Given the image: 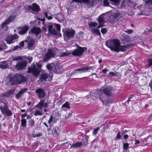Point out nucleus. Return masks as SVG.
Returning <instances> with one entry per match:
<instances>
[{
    "mask_svg": "<svg viewBox=\"0 0 152 152\" xmlns=\"http://www.w3.org/2000/svg\"><path fill=\"white\" fill-rule=\"evenodd\" d=\"M100 128L99 127H98L96 129H94L93 131V134H96L98 131L99 130Z\"/></svg>",
    "mask_w": 152,
    "mask_h": 152,
    "instance_id": "41",
    "label": "nucleus"
},
{
    "mask_svg": "<svg viewBox=\"0 0 152 152\" xmlns=\"http://www.w3.org/2000/svg\"><path fill=\"white\" fill-rule=\"evenodd\" d=\"M107 31V30L105 28H102L101 30V32L103 34H104Z\"/></svg>",
    "mask_w": 152,
    "mask_h": 152,
    "instance_id": "47",
    "label": "nucleus"
},
{
    "mask_svg": "<svg viewBox=\"0 0 152 152\" xmlns=\"http://www.w3.org/2000/svg\"><path fill=\"white\" fill-rule=\"evenodd\" d=\"M27 115L26 113H24L23 114H22L21 115V117L22 119H23V118L24 117H25Z\"/></svg>",
    "mask_w": 152,
    "mask_h": 152,
    "instance_id": "57",
    "label": "nucleus"
},
{
    "mask_svg": "<svg viewBox=\"0 0 152 152\" xmlns=\"http://www.w3.org/2000/svg\"><path fill=\"white\" fill-rule=\"evenodd\" d=\"M149 86L151 88V90L152 91V81H151L150 82L149 84Z\"/></svg>",
    "mask_w": 152,
    "mask_h": 152,
    "instance_id": "56",
    "label": "nucleus"
},
{
    "mask_svg": "<svg viewBox=\"0 0 152 152\" xmlns=\"http://www.w3.org/2000/svg\"><path fill=\"white\" fill-rule=\"evenodd\" d=\"M45 100H41V101L35 107H37L39 110H37L35 111L34 114L36 116L37 115H42L43 107L45 108L48 106V104L47 102H45Z\"/></svg>",
    "mask_w": 152,
    "mask_h": 152,
    "instance_id": "4",
    "label": "nucleus"
},
{
    "mask_svg": "<svg viewBox=\"0 0 152 152\" xmlns=\"http://www.w3.org/2000/svg\"><path fill=\"white\" fill-rule=\"evenodd\" d=\"M55 53L54 50L52 49H49L44 56L43 61L47 62L52 57L55 56Z\"/></svg>",
    "mask_w": 152,
    "mask_h": 152,
    "instance_id": "11",
    "label": "nucleus"
},
{
    "mask_svg": "<svg viewBox=\"0 0 152 152\" xmlns=\"http://www.w3.org/2000/svg\"><path fill=\"white\" fill-rule=\"evenodd\" d=\"M20 110L22 112H24L25 111V110L22 109H21Z\"/></svg>",
    "mask_w": 152,
    "mask_h": 152,
    "instance_id": "63",
    "label": "nucleus"
},
{
    "mask_svg": "<svg viewBox=\"0 0 152 152\" xmlns=\"http://www.w3.org/2000/svg\"><path fill=\"white\" fill-rule=\"evenodd\" d=\"M129 137V136L127 134H125L124 136V137L125 139H127Z\"/></svg>",
    "mask_w": 152,
    "mask_h": 152,
    "instance_id": "59",
    "label": "nucleus"
},
{
    "mask_svg": "<svg viewBox=\"0 0 152 152\" xmlns=\"http://www.w3.org/2000/svg\"><path fill=\"white\" fill-rule=\"evenodd\" d=\"M55 18L61 22L64 20V17L63 14H58L56 16Z\"/></svg>",
    "mask_w": 152,
    "mask_h": 152,
    "instance_id": "24",
    "label": "nucleus"
},
{
    "mask_svg": "<svg viewBox=\"0 0 152 152\" xmlns=\"http://www.w3.org/2000/svg\"><path fill=\"white\" fill-rule=\"evenodd\" d=\"M133 96L132 95H130L129 96V98H128V100H127V101L128 103L129 102V101H130V100L131 99H132V98Z\"/></svg>",
    "mask_w": 152,
    "mask_h": 152,
    "instance_id": "51",
    "label": "nucleus"
},
{
    "mask_svg": "<svg viewBox=\"0 0 152 152\" xmlns=\"http://www.w3.org/2000/svg\"><path fill=\"white\" fill-rule=\"evenodd\" d=\"M146 4L152 5V0H143Z\"/></svg>",
    "mask_w": 152,
    "mask_h": 152,
    "instance_id": "42",
    "label": "nucleus"
},
{
    "mask_svg": "<svg viewBox=\"0 0 152 152\" xmlns=\"http://www.w3.org/2000/svg\"><path fill=\"white\" fill-rule=\"evenodd\" d=\"M25 79L24 77L20 74H16L15 76L11 78L10 80L11 85L21 83L24 82Z\"/></svg>",
    "mask_w": 152,
    "mask_h": 152,
    "instance_id": "5",
    "label": "nucleus"
},
{
    "mask_svg": "<svg viewBox=\"0 0 152 152\" xmlns=\"http://www.w3.org/2000/svg\"><path fill=\"white\" fill-rule=\"evenodd\" d=\"M35 21H31L30 22V24L31 25V26H33V25H32L33 24H34L35 22Z\"/></svg>",
    "mask_w": 152,
    "mask_h": 152,
    "instance_id": "60",
    "label": "nucleus"
},
{
    "mask_svg": "<svg viewBox=\"0 0 152 152\" xmlns=\"http://www.w3.org/2000/svg\"><path fill=\"white\" fill-rule=\"evenodd\" d=\"M71 4L72 3L74 2L76 3H83L87 4L89 6H93L96 2V0H72L70 1Z\"/></svg>",
    "mask_w": 152,
    "mask_h": 152,
    "instance_id": "10",
    "label": "nucleus"
},
{
    "mask_svg": "<svg viewBox=\"0 0 152 152\" xmlns=\"http://www.w3.org/2000/svg\"><path fill=\"white\" fill-rule=\"evenodd\" d=\"M106 17L104 14H102L99 16L98 19L99 25L97 27V28H100L104 26Z\"/></svg>",
    "mask_w": 152,
    "mask_h": 152,
    "instance_id": "15",
    "label": "nucleus"
},
{
    "mask_svg": "<svg viewBox=\"0 0 152 152\" xmlns=\"http://www.w3.org/2000/svg\"><path fill=\"white\" fill-rule=\"evenodd\" d=\"M38 97L40 99L44 98L45 96V91L41 88H38L35 91Z\"/></svg>",
    "mask_w": 152,
    "mask_h": 152,
    "instance_id": "17",
    "label": "nucleus"
},
{
    "mask_svg": "<svg viewBox=\"0 0 152 152\" xmlns=\"http://www.w3.org/2000/svg\"><path fill=\"white\" fill-rule=\"evenodd\" d=\"M132 46V45L129 44L126 45L121 46L120 44L119 46L117 48V50H116V52H118L120 51L124 52L129 48Z\"/></svg>",
    "mask_w": 152,
    "mask_h": 152,
    "instance_id": "20",
    "label": "nucleus"
},
{
    "mask_svg": "<svg viewBox=\"0 0 152 152\" xmlns=\"http://www.w3.org/2000/svg\"><path fill=\"white\" fill-rule=\"evenodd\" d=\"M18 38V35L15 34L14 35L7 37L5 38V41L7 44H10L14 43Z\"/></svg>",
    "mask_w": 152,
    "mask_h": 152,
    "instance_id": "13",
    "label": "nucleus"
},
{
    "mask_svg": "<svg viewBox=\"0 0 152 152\" xmlns=\"http://www.w3.org/2000/svg\"><path fill=\"white\" fill-rule=\"evenodd\" d=\"M47 68L49 70H51L53 71H57V66L55 65L53 63L48 64L46 66Z\"/></svg>",
    "mask_w": 152,
    "mask_h": 152,
    "instance_id": "23",
    "label": "nucleus"
},
{
    "mask_svg": "<svg viewBox=\"0 0 152 152\" xmlns=\"http://www.w3.org/2000/svg\"><path fill=\"white\" fill-rule=\"evenodd\" d=\"M75 31L72 29H67L64 34V39L67 42L68 39H70L73 37L75 33Z\"/></svg>",
    "mask_w": 152,
    "mask_h": 152,
    "instance_id": "8",
    "label": "nucleus"
},
{
    "mask_svg": "<svg viewBox=\"0 0 152 152\" xmlns=\"http://www.w3.org/2000/svg\"><path fill=\"white\" fill-rule=\"evenodd\" d=\"M140 15H147L144 12L142 11H141L140 13Z\"/></svg>",
    "mask_w": 152,
    "mask_h": 152,
    "instance_id": "58",
    "label": "nucleus"
},
{
    "mask_svg": "<svg viewBox=\"0 0 152 152\" xmlns=\"http://www.w3.org/2000/svg\"><path fill=\"white\" fill-rule=\"evenodd\" d=\"M26 60H28V62L30 63L32 59V58L31 57H26Z\"/></svg>",
    "mask_w": 152,
    "mask_h": 152,
    "instance_id": "46",
    "label": "nucleus"
},
{
    "mask_svg": "<svg viewBox=\"0 0 152 152\" xmlns=\"http://www.w3.org/2000/svg\"><path fill=\"white\" fill-rule=\"evenodd\" d=\"M124 31L127 33L128 34H130L132 33L133 32V31L132 29L127 30H126Z\"/></svg>",
    "mask_w": 152,
    "mask_h": 152,
    "instance_id": "44",
    "label": "nucleus"
},
{
    "mask_svg": "<svg viewBox=\"0 0 152 152\" xmlns=\"http://www.w3.org/2000/svg\"><path fill=\"white\" fill-rule=\"evenodd\" d=\"M135 142L134 143V144L135 145L139 144L140 143V142L138 140H135Z\"/></svg>",
    "mask_w": 152,
    "mask_h": 152,
    "instance_id": "53",
    "label": "nucleus"
},
{
    "mask_svg": "<svg viewBox=\"0 0 152 152\" xmlns=\"http://www.w3.org/2000/svg\"><path fill=\"white\" fill-rule=\"evenodd\" d=\"M86 50L87 48L86 47H81L78 45L77 49L75 50L71 53L73 55L78 56L82 55L83 52Z\"/></svg>",
    "mask_w": 152,
    "mask_h": 152,
    "instance_id": "9",
    "label": "nucleus"
},
{
    "mask_svg": "<svg viewBox=\"0 0 152 152\" xmlns=\"http://www.w3.org/2000/svg\"><path fill=\"white\" fill-rule=\"evenodd\" d=\"M70 106L69 102H66L64 104L62 107V109L64 111H66V109H69Z\"/></svg>",
    "mask_w": 152,
    "mask_h": 152,
    "instance_id": "28",
    "label": "nucleus"
},
{
    "mask_svg": "<svg viewBox=\"0 0 152 152\" xmlns=\"http://www.w3.org/2000/svg\"><path fill=\"white\" fill-rule=\"evenodd\" d=\"M28 43V48L29 49H31L32 48L34 44V40L32 39H31L30 40H29Z\"/></svg>",
    "mask_w": 152,
    "mask_h": 152,
    "instance_id": "30",
    "label": "nucleus"
},
{
    "mask_svg": "<svg viewBox=\"0 0 152 152\" xmlns=\"http://www.w3.org/2000/svg\"><path fill=\"white\" fill-rule=\"evenodd\" d=\"M66 144L67 145L66 146V147H68L69 146V144L68 143V142L63 143L62 144V145H66Z\"/></svg>",
    "mask_w": 152,
    "mask_h": 152,
    "instance_id": "61",
    "label": "nucleus"
},
{
    "mask_svg": "<svg viewBox=\"0 0 152 152\" xmlns=\"http://www.w3.org/2000/svg\"><path fill=\"white\" fill-rule=\"evenodd\" d=\"M21 126L25 127L26 126L27 121L25 119H22L21 120Z\"/></svg>",
    "mask_w": 152,
    "mask_h": 152,
    "instance_id": "35",
    "label": "nucleus"
},
{
    "mask_svg": "<svg viewBox=\"0 0 152 152\" xmlns=\"http://www.w3.org/2000/svg\"><path fill=\"white\" fill-rule=\"evenodd\" d=\"M20 47H23L24 45V42L23 41H21L20 43Z\"/></svg>",
    "mask_w": 152,
    "mask_h": 152,
    "instance_id": "54",
    "label": "nucleus"
},
{
    "mask_svg": "<svg viewBox=\"0 0 152 152\" xmlns=\"http://www.w3.org/2000/svg\"><path fill=\"white\" fill-rule=\"evenodd\" d=\"M71 53L70 51H68L60 53L59 55V56L60 57H65L70 55Z\"/></svg>",
    "mask_w": 152,
    "mask_h": 152,
    "instance_id": "29",
    "label": "nucleus"
},
{
    "mask_svg": "<svg viewBox=\"0 0 152 152\" xmlns=\"http://www.w3.org/2000/svg\"><path fill=\"white\" fill-rule=\"evenodd\" d=\"M44 124L47 127H48V125L46 124V123H44Z\"/></svg>",
    "mask_w": 152,
    "mask_h": 152,
    "instance_id": "62",
    "label": "nucleus"
},
{
    "mask_svg": "<svg viewBox=\"0 0 152 152\" xmlns=\"http://www.w3.org/2000/svg\"><path fill=\"white\" fill-rule=\"evenodd\" d=\"M97 24V23L95 22H91L88 24L89 27L91 29V31L94 34L99 35L100 34L99 31L97 28H95Z\"/></svg>",
    "mask_w": 152,
    "mask_h": 152,
    "instance_id": "12",
    "label": "nucleus"
},
{
    "mask_svg": "<svg viewBox=\"0 0 152 152\" xmlns=\"http://www.w3.org/2000/svg\"><path fill=\"white\" fill-rule=\"evenodd\" d=\"M123 149L124 150L126 151L129 148V144L127 143H124V142H123Z\"/></svg>",
    "mask_w": 152,
    "mask_h": 152,
    "instance_id": "33",
    "label": "nucleus"
},
{
    "mask_svg": "<svg viewBox=\"0 0 152 152\" xmlns=\"http://www.w3.org/2000/svg\"><path fill=\"white\" fill-rule=\"evenodd\" d=\"M26 64V61H23L18 62L15 67L17 70L23 69L25 68Z\"/></svg>",
    "mask_w": 152,
    "mask_h": 152,
    "instance_id": "16",
    "label": "nucleus"
},
{
    "mask_svg": "<svg viewBox=\"0 0 152 152\" xmlns=\"http://www.w3.org/2000/svg\"><path fill=\"white\" fill-rule=\"evenodd\" d=\"M113 91L112 87H106L103 89H98L95 90L94 92L91 93L92 96L91 98L95 100L99 98L104 105H106L110 103L107 99L105 94L107 96H110Z\"/></svg>",
    "mask_w": 152,
    "mask_h": 152,
    "instance_id": "1",
    "label": "nucleus"
},
{
    "mask_svg": "<svg viewBox=\"0 0 152 152\" xmlns=\"http://www.w3.org/2000/svg\"><path fill=\"white\" fill-rule=\"evenodd\" d=\"M27 91V89L26 88H25L22 89L16 95V98L18 99L20 98L21 95L23 93H25Z\"/></svg>",
    "mask_w": 152,
    "mask_h": 152,
    "instance_id": "27",
    "label": "nucleus"
},
{
    "mask_svg": "<svg viewBox=\"0 0 152 152\" xmlns=\"http://www.w3.org/2000/svg\"><path fill=\"white\" fill-rule=\"evenodd\" d=\"M84 140L85 141L84 142L82 141L80 142H77L75 143L72 144L70 147V148H78L82 145L86 146L87 145L88 140L86 138L84 139Z\"/></svg>",
    "mask_w": 152,
    "mask_h": 152,
    "instance_id": "14",
    "label": "nucleus"
},
{
    "mask_svg": "<svg viewBox=\"0 0 152 152\" xmlns=\"http://www.w3.org/2000/svg\"><path fill=\"white\" fill-rule=\"evenodd\" d=\"M117 72L114 73V72H110L109 75L111 76H117Z\"/></svg>",
    "mask_w": 152,
    "mask_h": 152,
    "instance_id": "43",
    "label": "nucleus"
},
{
    "mask_svg": "<svg viewBox=\"0 0 152 152\" xmlns=\"http://www.w3.org/2000/svg\"><path fill=\"white\" fill-rule=\"evenodd\" d=\"M35 121L33 119H31L29 121V125L31 127H33L34 125Z\"/></svg>",
    "mask_w": 152,
    "mask_h": 152,
    "instance_id": "38",
    "label": "nucleus"
},
{
    "mask_svg": "<svg viewBox=\"0 0 152 152\" xmlns=\"http://www.w3.org/2000/svg\"><path fill=\"white\" fill-rule=\"evenodd\" d=\"M111 2V3L114 5L118 6L120 4L121 0H109Z\"/></svg>",
    "mask_w": 152,
    "mask_h": 152,
    "instance_id": "31",
    "label": "nucleus"
},
{
    "mask_svg": "<svg viewBox=\"0 0 152 152\" xmlns=\"http://www.w3.org/2000/svg\"><path fill=\"white\" fill-rule=\"evenodd\" d=\"M28 29V27L26 25H25L23 27L20 28L18 33L20 34H24L26 33Z\"/></svg>",
    "mask_w": 152,
    "mask_h": 152,
    "instance_id": "22",
    "label": "nucleus"
},
{
    "mask_svg": "<svg viewBox=\"0 0 152 152\" xmlns=\"http://www.w3.org/2000/svg\"><path fill=\"white\" fill-rule=\"evenodd\" d=\"M93 68L92 66H89L79 68L75 70L74 72L76 73L77 71L79 72L80 73L85 72H87L88 70L93 69Z\"/></svg>",
    "mask_w": 152,
    "mask_h": 152,
    "instance_id": "21",
    "label": "nucleus"
},
{
    "mask_svg": "<svg viewBox=\"0 0 152 152\" xmlns=\"http://www.w3.org/2000/svg\"><path fill=\"white\" fill-rule=\"evenodd\" d=\"M47 27L48 28L49 32L52 34L56 35L57 33L55 28H56L57 30L59 31L60 30V26L59 24L55 23L52 24L49 23L48 24Z\"/></svg>",
    "mask_w": 152,
    "mask_h": 152,
    "instance_id": "6",
    "label": "nucleus"
},
{
    "mask_svg": "<svg viewBox=\"0 0 152 152\" xmlns=\"http://www.w3.org/2000/svg\"><path fill=\"white\" fill-rule=\"evenodd\" d=\"M36 65L34 64H32L31 67L29 68L28 72H29L31 73L33 76L36 77L37 78L39 74V69L42 66V65L39 62H36Z\"/></svg>",
    "mask_w": 152,
    "mask_h": 152,
    "instance_id": "3",
    "label": "nucleus"
},
{
    "mask_svg": "<svg viewBox=\"0 0 152 152\" xmlns=\"http://www.w3.org/2000/svg\"><path fill=\"white\" fill-rule=\"evenodd\" d=\"M40 78L42 81L43 80H45L48 78V75L46 73L43 72V74H42Z\"/></svg>",
    "mask_w": 152,
    "mask_h": 152,
    "instance_id": "32",
    "label": "nucleus"
},
{
    "mask_svg": "<svg viewBox=\"0 0 152 152\" xmlns=\"http://www.w3.org/2000/svg\"><path fill=\"white\" fill-rule=\"evenodd\" d=\"M1 46L2 47V50L3 49H5L7 48V46L6 43L4 42H0Z\"/></svg>",
    "mask_w": 152,
    "mask_h": 152,
    "instance_id": "36",
    "label": "nucleus"
},
{
    "mask_svg": "<svg viewBox=\"0 0 152 152\" xmlns=\"http://www.w3.org/2000/svg\"><path fill=\"white\" fill-rule=\"evenodd\" d=\"M121 136L120 135V132H118L116 137V138L117 139H120Z\"/></svg>",
    "mask_w": 152,
    "mask_h": 152,
    "instance_id": "49",
    "label": "nucleus"
},
{
    "mask_svg": "<svg viewBox=\"0 0 152 152\" xmlns=\"http://www.w3.org/2000/svg\"><path fill=\"white\" fill-rule=\"evenodd\" d=\"M103 4L105 6H108L109 4L108 0H104Z\"/></svg>",
    "mask_w": 152,
    "mask_h": 152,
    "instance_id": "45",
    "label": "nucleus"
},
{
    "mask_svg": "<svg viewBox=\"0 0 152 152\" xmlns=\"http://www.w3.org/2000/svg\"><path fill=\"white\" fill-rule=\"evenodd\" d=\"M20 48V46H16L13 49V50H15L18 48Z\"/></svg>",
    "mask_w": 152,
    "mask_h": 152,
    "instance_id": "52",
    "label": "nucleus"
},
{
    "mask_svg": "<svg viewBox=\"0 0 152 152\" xmlns=\"http://www.w3.org/2000/svg\"><path fill=\"white\" fill-rule=\"evenodd\" d=\"M8 62L4 61L0 62V67L2 69H5L8 66Z\"/></svg>",
    "mask_w": 152,
    "mask_h": 152,
    "instance_id": "26",
    "label": "nucleus"
},
{
    "mask_svg": "<svg viewBox=\"0 0 152 152\" xmlns=\"http://www.w3.org/2000/svg\"><path fill=\"white\" fill-rule=\"evenodd\" d=\"M12 94V93L11 92H7L5 93L4 94V95L5 96L9 97L10 96L11 94Z\"/></svg>",
    "mask_w": 152,
    "mask_h": 152,
    "instance_id": "50",
    "label": "nucleus"
},
{
    "mask_svg": "<svg viewBox=\"0 0 152 152\" xmlns=\"http://www.w3.org/2000/svg\"><path fill=\"white\" fill-rule=\"evenodd\" d=\"M15 17L14 16H10L8 18V19L5 21L1 25L2 28H4L6 27V28L5 29V31H7V25L8 24L10 21H12L15 18Z\"/></svg>",
    "mask_w": 152,
    "mask_h": 152,
    "instance_id": "19",
    "label": "nucleus"
},
{
    "mask_svg": "<svg viewBox=\"0 0 152 152\" xmlns=\"http://www.w3.org/2000/svg\"><path fill=\"white\" fill-rule=\"evenodd\" d=\"M53 135L55 137H56L58 135L57 130L56 128H54L52 131Z\"/></svg>",
    "mask_w": 152,
    "mask_h": 152,
    "instance_id": "34",
    "label": "nucleus"
},
{
    "mask_svg": "<svg viewBox=\"0 0 152 152\" xmlns=\"http://www.w3.org/2000/svg\"><path fill=\"white\" fill-rule=\"evenodd\" d=\"M53 119V117H52V115H51L50 117L49 120V121H48V123L49 124H50L51 123V122H52Z\"/></svg>",
    "mask_w": 152,
    "mask_h": 152,
    "instance_id": "48",
    "label": "nucleus"
},
{
    "mask_svg": "<svg viewBox=\"0 0 152 152\" xmlns=\"http://www.w3.org/2000/svg\"><path fill=\"white\" fill-rule=\"evenodd\" d=\"M0 109L2 113L4 115L10 116L12 114L11 111L7 107H1Z\"/></svg>",
    "mask_w": 152,
    "mask_h": 152,
    "instance_id": "18",
    "label": "nucleus"
},
{
    "mask_svg": "<svg viewBox=\"0 0 152 152\" xmlns=\"http://www.w3.org/2000/svg\"><path fill=\"white\" fill-rule=\"evenodd\" d=\"M45 17V18H47L48 20H50L53 18V17L51 16H48L47 12H44Z\"/></svg>",
    "mask_w": 152,
    "mask_h": 152,
    "instance_id": "39",
    "label": "nucleus"
},
{
    "mask_svg": "<svg viewBox=\"0 0 152 152\" xmlns=\"http://www.w3.org/2000/svg\"><path fill=\"white\" fill-rule=\"evenodd\" d=\"M26 10L31 12L33 14H36L39 10V6L36 3L33 4L25 7Z\"/></svg>",
    "mask_w": 152,
    "mask_h": 152,
    "instance_id": "7",
    "label": "nucleus"
},
{
    "mask_svg": "<svg viewBox=\"0 0 152 152\" xmlns=\"http://www.w3.org/2000/svg\"><path fill=\"white\" fill-rule=\"evenodd\" d=\"M31 31L32 33L37 35L41 33V30L39 27H34L31 29Z\"/></svg>",
    "mask_w": 152,
    "mask_h": 152,
    "instance_id": "25",
    "label": "nucleus"
},
{
    "mask_svg": "<svg viewBox=\"0 0 152 152\" xmlns=\"http://www.w3.org/2000/svg\"><path fill=\"white\" fill-rule=\"evenodd\" d=\"M120 44L119 40L113 39H110L106 41L105 43L106 46L108 48H110L111 50L116 51L117 50V48Z\"/></svg>",
    "mask_w": 152,
    "mask_h": 152,
    "instance_id": "2",
    "label": "nucleus"
},
{
    "mask_svg": "<svg viewBox=\"0 0 152 152\" xmlns=\"http://www.w3.org/2000/svg\"><path fill=\"white\" fill-rule=\"evenodd\" d=\"M108 71V69H104L102 70V72L104 74L106 73Z\"/></svg>",
    "mask_w": 152,
    "mask_h": 152,
    "instance_id": "55",
    "label": "nucleus"
},
{
    "mask_svg": "<svg viewBox=\"0 0 152 152\" xmlns=\"http://www.w3.org/2000/svg\"><path fill=\"white\" fill-rule=\"evenodd\" d=\"M42 31L43 32H45L47 31V28L46 27V26L45 25V23H44V21H43L42 23Z\"/></svg>",
    "mask_w": 152,
    "mask_h": 152,
    "instance_id": "37",
    "label": "nucleus"
},
{
    "mask_svg": "<svg viewBox=\"0 0 152 152\" xmlns=\"http://www.w3.org/2000/svg\"><path fill=\"white\" fill-rule=\"evenodd\" d=\"M31 104V102H27V104L28 105H30Z\"/></svg>",
    "mask_w": 152,
    "mask_h": 152,
    "instance_id": "64",
    "label": "nucleus"
},
{
    "mask_svg": "<svg viewBox=\"0 0 152 152\" xmlns=\"http://www.w3.org/2000/svg\"><path fill=\"white\" fill-rule=\"evenodd\" d=\"M22 58L21 57L18 56L14 58L13 59V61H17L21 60Z\"/></svg>",
    "mask_w": 152,
    "mask_h": 152,
    "instance_id": "40",
    "label": "nucleus"
}]
</instances>
